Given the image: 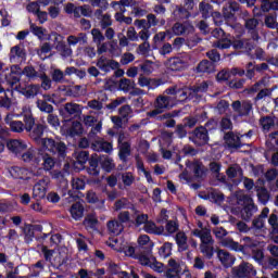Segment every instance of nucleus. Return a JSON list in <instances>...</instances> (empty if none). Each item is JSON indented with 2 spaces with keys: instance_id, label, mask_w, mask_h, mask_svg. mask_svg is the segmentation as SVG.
I'll return each instance as SVG.
<instances>
[{
  "instance_id": "obj_60",
  "label": "nucleus",
  "mask_w": 278,
  "mask_h": 278,
  "mask_svg": "<svg viewBox=\"0 0 278 278\" xmlns=\"http://www.w3.org/2000/svg\"><path fill=\"white\" fill-rule=\"evenodd\" d=\"M72 188L73 190H84L86 188V180L83 178H73Z\"/></svg>"
},
{
  "instance_id": "obj_31",
  "label": "nucleus",
  "mask_w": 278,
  "mask_h": 278,
  "mask_svg": "<svg viewBox=\"0 0 278 278\" xmlns=\"http://www.w3.org/2000/svg\"><path fill=\"white\" fill-rule=\"evenodd\" d=\"M79 42H83V45H86V42H88V37L86 36V34L80 33L78 36L72 35L67 37L68 47H77Z\"/></svg>"
},
{
  "instance_id": "obj_34",
  "label": "nucleus",
  "mask_w": 278,
  "mask_h": 278,
  "mask_svg": "<svg viewBox=\"0 0 278 278\" xmlns=\"http://www.w3.org/2000/svg\"><path fill=\"white\" fill-rule=\"evenodd\" d=\"M257 25L260 22L255 18H250L245 21V28L248 31H251L253 40H257L260 37L257 36Z\"/></svg>"
},
{
  "instance_id": "obj_54",
  "label": "nucleus",
  "mask_w": 278,
  "mask_h": 278,
  "mask_svg": "<svg viewBox=\"0 0 278 278\" xmlns=\"http://www.w3.org/2000/svg\"><path fill=\"white\" fill-rule=\"evenodd\" d=\"M88 173L92 177H97L99 175V162L97 161V159H91L89 161Z\"/></svg>"
},
{
  "instance_id": "obj_12",
  "label": "nucleus",
  "mask_w": 278,
  "mask_h": 278,
  "mask_svg": "<svg viewBox=\"0 0 278 278\" xmlns=\"http://www.w3.org/2000/svg\"><path fill=\"white\" fill-rule=\"evenodd\" d=\"M190 140L193 141L198 147H203V144H207L210 141V136H207V129L205 127H199L193 131Z\"/></svg>"
},
{
  "instance_id": "obj_61",
  "label": "nucleus",
  "mask_w": 278,
  "mask_h": 278,
  "mask_svg": "<svg viewBox=\"0 0 278 278\" xmlns=\"http://www.w3.org/2000/svg\"><path fill=\"white\" fill-rule=\"evenodd\" d=\"M91 35H92V38H93V42H96V45H100L101 42H103L105 40V37L101 33V30H99L97 28H93L91 30Z\"/></svg>"
},
{
  "instance_id": "obj_43",
  "label": "nucleus",
  "mask_w": 278,
  "mask_h": 278,
  "mask_svg": "<svg viewBox=\"0 0 278 278\" xmlns=\"http://www.w3.org/2000/svg\"><path fill=\"white\" fill-rule=\"evenodd\" d=\"M70 212L74 220H79V218L84 217V206L80 203L73 204Z\"/></svg>"
},
{
  "instance_id": "obj_2",
  "label": "nucleus",
  "mask_w": 278,
  "mask_h": 278,
  "mask_svg": "<svg viewBox=\"0 0 278 278\" xmlns=\"http://www.w3.org/2000/svg\"><path fill=\"white\" fill-rule=\"evenodd\" d=\"M191 233L192 236H195V238H200L201 253H203V255L207 257V260H212V257H214V239L212 238V230H192Z\"/></svg>"
},
{
  "instance_id": "obj_1",
  "label": "nucleus",
  "mask_w": 278,
  "mask_h": 278,
  "mask_svg": "<svg viewBox=\"0 0 278 278\" xmlns=\"http://www.w3.org/2000/svg\"><path fill=\"white\" fill-rule=\"evenodd\" d=\"M207 90V83H203L195 88L177 89V87L168 88L165 90V94L159 96L154 101V110L148 113L150 118H155L160 114H164L166 110H173L177 105V101H186V99H194L199 92H205Z\"/></svg>"
},
{
  "instance_id": "obj_3",
  "label": "nucleus",
  "mask_w": 278,
  "mask_h": 278,
  "mask_svg": "<svg viewBox=\"0 0 278 278\" xmlns=\"http://www.w3.org/2000/svg\"><path fill=\"white\" fill-rule=\"evenodd\" d=\"M9 173L13 179H21L22 181H34V177L42 176V168L35 167L29 170L25 167L13 166L9 169Z\"/></svg>"
},
{
  "instance_id": "obj_16",
  "label": "nucleus",
  "mask_w": 278,
  "mask_h": 278,
  "mask_svg": "<svg viewBox=\"0 0 278 278\" xmlns=\"http://www.w3.org/2000/svg\"><path fill=\"white\" fill-rule=\"evenodd\" d=\"M98 68L104 73H110V71H117L121 64L114 60H110L105 56H101L97 62Z\"/></svg>"
},
{
  "instance_id": "obj_26",
  "label": "nucleus",
  "mask_w": 278,
  "mask_h": 278,
  "mask_svg": "<svg viewBox=\"0 0 278 278\" xmlns=\"http://www.w3.org/2000/svg\"><path fill=\"white\" fill-rule=\"evenodd\" d=\"M9 60L12 64H16V62L25 60V51H23V48H21L20 46L11 48Z\"/></svg>"
},
{
  "instance_id": "obj_28",
  "label": "nucleus",
  "mask_w": 278,
  "mask_h": 278,
  "mask_svg": "<svg viewBox=\"0 0 278 278\" xmlns=\"http://www.w3.org/2000/svg\"><path fill=\"white\" fill-rule=\"evenodd\" d=\"M160 68V62H153V61H144L140 65V70L142 71L143 75H151V73H155Z\"/></svg>"
},
{
  "instance_id": "obj_50",
  "label": "nucleus",
  "mask_w": 278,
  "mask_h": 278,
  "mask_svg": "<svg viewBox=\"0 0 278 278\" xmlns=\"http://www.w3.org/2000/svg\"><path fill=\"white\" fill-rule=\"evenodd\" d=\"M222 247H225L226 249H230L231 251H239L240 243L233 241L231 238H226L222 240L220 242Z\"/></svg>"
},
{
  "instance_id": "obj_46",
  "label": "nucleus",
  "mask_w": 278,
  "mask_h": 278,
  "mask_svg": "<svg viewBox=\"0 0 278 278\" xmlns=\"http://www.w3.org/2000/svg\"><path fill=\"white\" fill-rule=\"evenodd\" d=\"M200 14H202L203 18H210L212 16V5L205 1L200 2L199 4Z\"/></svg>"
},
{
  "instance_id": "obj_19",
  "label": "nucleus",
  "mask_w": 278,
  "mask_h": 278,
  "mask_svg": "<svg viewBox=\"0 0 278 278\" xmlns=\"http://www.w3.org/2000/svg\"><path fill=\"white\" fill-rule=\"evenodd\" d=\"M172 31L174 36H184L185 34H192V31H194V27L190 22H185L184 24L176 23L172 27Z\"/></svg>"
},
{
  "instance_id": "obj_62",
  "label": "nucleus",
  "mask_w": 278,
  "mask_h": 278,
  "mask_svg": "<svg viewBox=\"0 0 278 278\" xmlns=\"http://www.w3.org/2000/svg\"><path fill=\"white\" fill-rule=\"evenodd\" d=\"M210 200L213 201V203H223L225 195L220 191H212L210 193Z\"/></svg>"
},
{
  "instance_id": "obj_36",
  "label": "nucleus",
  "mask_w": 278,
  "mask_h": 278,
  "mask_svg": "<svg viewBox=\"0 0 278 278\" xmlns=\"http://www.w3.org/2000/svg\"><path fill=\"white\" fill-rule=\"evenodd\" d=\"M111 5L116 12H127L125 8H131V5H134V0H119L112 2Z\"/></svg>"
},
{
  "instance_id": "obj_48",
  "label": "nucleus",
  "mask_w": 278,
  "mask_h": 278,
  "mask_svg": "<svg viewBox=\"0 0 278 278\" xmlns=\"http://www.w3.org/2000/svg\"><path fill=\"white\" fill-rule=\"evenodd\" d=\"M227 175L229 179H236L242 177V168L239 167V165H232L227 169Z\"/></svg>"
},
{
  "instance_id": "obj_58",
  "label": "nucleus",
  "mask_w": 278,
  "mask_h": 278,
  "mask_svg": "<svg viewBox=\"0 0 278 278\" xmlns=\"http://www.w3.org/2000/svg\"><path fill=\"white\" fill-rule=\"evenodd\" d=\"M121 177L124 186H131V184H134V181L136 180L131 172H125L121 175Z\"/></svg>"
},
{
  "instance_id": "obj_14",
  "label": "nucleus",
  "mask_w": 278,
  "mask_h": 278,
  "mask_svg": "<svg viewBox=\"0 0 278 278\" xmlns=\"http://www.w3.org/2000/svg\"><path fill=\"white\" fill-rule=\"evenodd\" d=\"M109 247L118 253H125L128 257H136V248L129 245L128 243L118 244L117 240H114V243L109 242Z\"/></svg>"
},
{
  "instance_id": "obj_25",
  "label": "nucleus",
  "mask_w": 278,
  "mask_h": 278,
  "mask_svg": "<svg viewBox=\"0 0 278 278\" xmlns=\"http://www.w3.org/2000/svg\"><path fill=\"white\" fill-rule=\"evenodd\" d=\"M224 139H225V143L229 149H238L242 147V142L240 141V136L233 132H227Z\"/></svg>"
},
{
  "instance_id": "obj_5",
  "label": "nucleus",
  "mask_w": 278,
  "mask_h": 278,
  "mask_svg": "<svg viewBox=\"0 0 278 278\" xmlns=\"http://www.w3.org/2000/svg\"><path fill=\"white\" fill-rule=\"evenodd\" d=\"M192 58L189 54L172 58L165 63L168 71H184L190 66Z\"/></svg>"
},
{
  "instance_id": "obj_45",
  "label": "nucleus",
  "mask_w": 278,
  "mask_h": 278,
  "mask_svg": "<svg viewBox=\"0 0 278 278\" xmlns=\"http://www.w3.org/2000/svg\"><path fill=\"white\" fill-rule=\"evenodd\" d=\"M176 243L179 251H186L188 249V237H186V233L178 232L176 235Z\"/></svg>"
},
{
  "instance_id": "obj_64",
  "label": "nucleus",
  "mask_w": 278,
  "mask_h": 278,
  "mask_svg": "<svg viewBox=\"0 0 278 278\" xmlns=\"http://www.w3.org/2000/svg\"><path fill=\"white\" fill-rule=\"evenodd\" d=\"M268 223L273 229V233H278V218L277 215L271 214L269 216Z\"/></svg>"
},
{
  "instance_id": "obj_18",
  "label": "nucleus",
  "mask_w": 278,
  "mask_h": 278,
  "mask_svg": "<svg viewBox=\"0 0 278 278\" xmlns=\"http://www.w3.org/2000/svg\"><path fill=\"white\" fill-rule=\"evenodd\" d=\"M217 260L224 268H231V266L236 264V256L225 250H217Z\"/></svg>"
},
{
  "instance_id": "obj_8",
  "label": "nucleus",
  "mask_w": 278,
  "mask_h": 278,
  "mask_svg": "<svg viewBox=\"0 0 278 278\" xmlns=\"http://www.w3.org/2000/svg\"><path fill=\"white\" fill-rule=\"evenodd\" d=\"M61 131L63 136L73 137L83 134L84 128L81 127V123L79 122L66 121L65 124L62 126Z\"/></svg>"
},
{
  "instance_id": "obj_30",
  "label": "nucleus",
  "mask_w": 278,
  "mask_h": 278,
  "mask_svg": "<svg viewBox=\"0 0 278 278\" xmlns=\"http://www.w3.org/2000/svg\"><path fill=\"white\" fill-rule=\"evenodd\" d=\"M64 111L70 116H78V114H81V112H84V106L77 103L68 102L64 105Z\"/></svg>"
},
{
  "instance_id": "obj_22",
  "label": "nucleus",
  "mask_w": 278,
  "mask_h": 278,
  "mask_svg": "<svg viewBox=\"0 0 278 278\" xmlns=\"http://www.w3.org/2000/svg\"><path fill=\"white\" fill-rule=\"evenodd\" d=\"M74 157L73 166L75 170H84V166L88 162V153L86 151H77L74 153Z\"/></svg>"
},
{
  "instance_id": "obj_29",
  "label": "nucleus",
  "mask_w": 278,
  "mask_h": 278,
  "mask_svg": "<svg viewBox=\"0 0 278 278\" xmlns=\"http://www.w3.org/2000/svg\"><path fill=\"white\" fill-rule=\"evenodd\" d=\"M30 31L34 36H37L39 40H51V35L47 33V29L36 26L34 23H30Z\"/></svg>"
},
{
  "instance_id": "obj_42",
  "label": "nucleus",
  "mask_w": 278,
  "mask_h": 278,
  "mask_svg": "<svg viewBox=\"0 0 278 278\" xmlns=\"http://www.w3.org/2000/svg\"><path fill=\"white\" fill-rule=\"evenodd\" d=\"M197 73H214V63L204 60L197 66Z\"/></svg>"
},
{
  "instance_id": "obj_41",
  "label": "nucleus",
  "mask_w": 278,
  "mask_h": 278,
  "mask_svg": "<svg viewBox=\"0 0 278 278\" xmlns=\"http://www.w3.org/2000/svg\"><path fill=\"white\" fill-rule=\"evenodd\" d=\"M100 164L103 168V170H105L106 173H111L112 170H114L115 168V164H114V160H112V157L110 156H102L100 159Z\"/></svg>"
},
{
  "instance_id": "obj_38",
  "label": "nucleus",
  "mask_w": 278,
  "mask_h": 278,
  "mask_svg": "<svg viewBox=\"0 0 278 278\" xmlns=\"http://www.w3.org/2000/svg\"><path fill=\"white\" fill-rule=\"evenodd\" d=\"M45 134V126L37 125L34 127L33 131L30 132V138L37 142V144L43 140L42 135Z\"/></svg>"
},
{
  "instance_id": "obj_47",
  "label": "nucleus",
  "mask_w": 278,
  "mask_h": 278,
  "mask_svg": "<svg viewBox=\"0 0 278 278\" xmlns=\"http://www.w3.org/2000/svg\"><path fill=\"white\" fill-rule=\"evenodd\" d=\"M231 45L233 49H248V51H251V49H253V46H251V42H249V40L235 39L232 42L230 41V47Z\"/></svg>"
},
{
  "instance_id": "obj_23",
  "label": "nucleus",
  "mask_w": 278,
  "mask_h": 278,
  "mask_svg": "<svg viewBox=\"0 0 278 278\" xmlns=\"http://www.w3.org/2000/svg\"><path fill=\"white\" fill-rule=\"evenodd\" d=\"M15 90H17V92H21V94H24V97H27V99H29L38 94L40 87L38 85H28L26 87L20 85L15 86Z\"/></svg>"
},
{
  "instance_id": "obj_11",
  "label": "nucleus",
  "mask_w": 278,
  "mask_h": 278,
  "mask_svg": "<svg viewBox=\"0 0 278 278\" xmlns=\"http://www.w3.org/2000/svg\"><path fill=\"white\" fill-rule=\"evenodd\" d=\"M212 36L217 38V41L214 43V47L217 49H229V47H231V40L225 37V30L222 28H215L212 31Z\"/></svg>"
},
{
  "instance_id": "obj_4",
  "label": "nucleus",
  "mask_w": 278,
  "mask_h": 278,
  "mask_svg": "<svg viewBox=\"0 0 278 278\" xmlns=\"http://www.w3.org/2000/svg\"><path fill=\"white\" fill-rule=\"evenodd\" d=\"M37 144L40 147L41 151H48L49 153H53V155L64 157L66 153V144L60 140L43 138Z\"/></svg>"
},
{
  "instance_id": "obj_56",
  "label": "nucleus",
  "mask_w": 278,
  "mask_h": 278,
  "mask_svg": "<svg viewBox=\"0 0 278 278\" xmlns=\"http://www.w3.org/2000/svg\"><path fill=\"white\" fill-rule=\"evenodd\" d=\"M37 108L40 112H46L47 114H51V112H53V105L47 103L45 100H38Z\"/></svg>"
},
{
  "instance_id": "obj_33",
  "label": "nucleus",
  "mask_w": 278,
  "mask_h": 278,
  "mask_svg": "<svg viewBox=\"0 0 278 278\" xmlns=\"http://www.w3.org/2000/svg\"><path fill=\"white\" fill-rule=\"evenodd\" d=\"M94 15H96L97 20L100 21L101 27H103V29H105V27H110V25H112V15H110V14L103 15V11H101V10H97Z\"/></svg>"
},
{
  "instance_id": "obj_6",
  "label": "nucleus",
  "mask_w": 278,
  "mask_h": 278,
  "mask_svg": "<svg viewBox=\"0 0 278 278\" xmlns=\"http://www.w3.org/2000/svg\"><path fill=\"white\" fill-rule=\"evenodd\" d=\"M239 204L243 205V208L241 210V218H243V220H249L251 216L257 212V207L253 203V198L249 195H240Z\"/></svg>"
},
{
  "instance_id": "obj_52",
  "label": "nucleus",
  "mask_w": 278,
  "mask_h": 278,
  "mask_svg": "<svg viewBox=\"0 0 278 278\" xmlns=\"http://www.w3.org/2000/svg\"><path fill=\"white\" fill-rule=\"evenodd\" d=\"M92 15V9L90 8V5H83V7H77L76 11H75V16L79 17V16H91Z\"/></svg>"
},
{
  "instance_id": "obj_49",
  "label": "nucleus",
  "mask_w": 278,
  "mask_h": 278,
  "mask_svg": "<svg viewBox=\"0 0 278 278\" xmlns=\"http://www.w3.org/2000/svg\"><path fill=\"white\" fill-rule=\"evenodd\" d=\"M139 263L141 264V266H151V263L155 262V256H152L151 253L144 254L141 253L138 256Z\"/></svg>"
},
{
  "instance_id": "obj_21",
  "label": "nucleus",
  "mask_w": 278,
  "mask_h": 278,
  "mask_svg": "<svg viewBox=\"0 0 278 278\" xmlns=\"http://www.w3.org/2000/svg\"><path fill=\"white\" fill-rule=\"evenodd\" d=\"M125 136L119 135V159L122 160V162H127V157L131 155V144H129L128 142H123Z\"/></svg>"
},
{
  "instance_id": "obj_17",
  "label": "nucleus",
  "mask_w": 278,
  "mask_h": 278,
  "mask_svg": "<svg viewBox=\"0 0 278 278\" xmlns=\"http://www.w3.org/2000/svg\"><path fill=\"white\" fill-rule=\"evenodd\" d=\"M41 253L43 254L45 260L53 264V266L62 265V256L60 255V252L54 250H48L47 247H42Z\"/></svg>"
},
{
  "instance_id": "obj_57",
  "label": "nucleus",
  "mask_w": 278,
  "mask_h": 278,
  "mask_svg": "<svg viewBox=\"0 0 278 278\" xmlns=\"http://www.w3.org/2000/svg\"><path fill=\"white\" fill-rule=\"evenodd\" d=\"M261 125L265 131H270L275 127V119L273 117H263L261 119Z\"/></svg>"
},
{
  "instance_id": "obj_9",
  "label": "nucleus",
  "mask_w": 278,
  "mask_h": 278,
  "mask_svg": "<svg viewBox=\"0 0 278 278\" xmlns=\"http://www.w3.org/2000/svg\"><path fill=\"white\" fill-rule=\"evenodd\" d=\"M50 179L48 177L39 180L33 188V197L37 201L47 197V189L49 188Z\"/></svg>"
},
{
  "instance_id": "obj_13",
  "label": "nucleus",
  "mask_w": 278,
  "mask_h": 278,
  "mask_svg": "<svg viewBox=\"0 0 278 278\" xmlns=\"http://www.w3.org/2000/svg\"><path fill=\"white\" fill-rule=\"evenodd\" d=\"M7 147L11 153L21 155L23 151H27V141L22 139H11L7 142Z\"/></svg>"
},
{
  "instance_id": "obj_55",
  "label": "nucleus",
  "mask_w": 278,
  "mask_h": 278,
  "mask_svg": "<svg viewBox=\"0 0 278 278\" xmlns=\"http://www.w3.org/2000/svg\"><path fill=\"white\" fill-rule=\"evenodd\" d=\"M56 51L61 52L62 58H71L73 55V49L64 43L56 45Z\"/></svg>"
},
{
  "instance_id": "obj_40",
  "label": "nucleus",
  "mask_w": 278,
  "mask_h": 278,
  "mask_svg": "<svg viewBox=\"0 0 278 278\" xmlns=\"http://www.w3.org/2000/svg\"><path fill=\"white\" fill-rule=\"evenodd\" d=\"M108 230L113 236H119V233H123V224L117 220H111L108 223Z\"/></svg>"
},
{
  "instance_id": "obj_20",
  "label": "nucleus",
  "mask_w": 278,
  "mask_h": 278,
  "mask_svg": "<svg viewBox=\"0 0 278 278\" xmlns=\"http://www.w3.org/2000/svg\"><path fill=\"white\" fill-rule=\"evenodd\" d=\"M232 109L239 116H247L251 113V110H253V105L249 101H243L242 103L240 101H235L232 103Z\"/></svg>"
},
{
  "instance_id": "obj_39",
  "label": "nucleus",
  "mask_w": 278,
  "mask_h": 278,
  "mask_svg": "<svg viewBox=\"0 0 278 278\" xmlns=\"http://www.w3.org/2000/svg\"><path fill=\"white\" fill-rule=\"evenodd\" d=\"M119 90L123 92H129L136 88V83L131 79L122 78L118 84Z\"/></svg>"
},
{
  "instance_id": "obj_44",
  "label": "nucleus",
  "mask_w": 278,
  "mask_h": 278,
  "mask_svg": "<svg viewBox=\"0 0 278 278\" xmlns=\"http://www.w3.org/2000/svg\"><path fill=\"white\" fill-rule=\"evenodd\" d=\"M267 70H268V64H266V63H263L255 67L253 66V63H249L247 76L249 77V79H252L253 73H255V71H257V73H262V71H267Z\"/></svg>"
},
{
  "instance_id": "obj_51",
  "label": "nucleus",
  "mask_w": 278,
  "mask_h": 278,
  "mask_svg": "<svg viewBox=\"0 0 278 278\" xmlns=\"http://www.w3.org/2000/svg\"><path fill=\"white\" fill-rule=\"evenodd\" d=\"M173 252V243H164L160 250H159V255L160 257H163L166 260V257H170V253Z\"/></svg>"
},
{
  "instance_id": "obj_7",
  "label": "nucleus",
  "mask_w": 278,
  "mask_h": 278,
  "mask_svg": "<svg viewBox=\"0 0 278 278\" xmlns=\"http://www.w3.org/2000/svg\"><path fill=\"white\" fill-rule=\"evenodd\" d=\"M257 275V270L250 263L243 262L232 268V276L236 278H251Z\"/></svg>"
},
{
  "instance_id": "obj_27",
  "label": "nucleus",
  "mask_w": 278,
  "mask_h": 278,
  "mask_svg": "<svg viewBox=\"0 0 278 278\" xmlns=\"http://www.w3.org/2000/svg\"><path fill=\"white\" fill-rule=\"evenodd\" d=\"M257 244L260 243L256 240H253L250 237H243L239 243V251H252L257 247Z\"/></svg>"
},
{
  "instance_id": "obj_32",
  "label": "nucleus",
  "mask_w": 278,
  "mask_h": 278,
  "mask_svg": "<svg viewBox=\"0 0 278 278\" xmlns=\"http://www.w3.org/2000/svg\"><path fill=\"white\" fill-rule=\"evenodd\" d=\"M93 151H104V153H111L112 151V143L106 142L103 139H98L92 144Z\"/></svg>"
},
{
  "instance_id": "obj_15",
  "label": "nucleus",
  "mask_w": 278,
  "mask_h": 278,
  "mask_svg": "<svg viewBox=\"0 0 278 278\" xmlns=\"http://www.w3.org/2000/svg\"><path fill=\"white\" fill-rule=\"evenodd\" d=\"M3 84L5 83L0 81V94L3 93V96H0V108H7V110H10L12 105H14V100H12L13 92L11 90L5 91Z\"/></svg>"
},
{
  "instance_id": "obj_53",
  "label": "nucleus",
  "mask_w": 278,
  "mask_h": 278,
  "mask_svg": "<svg viewBox=\"0 0 278 278\" xmlns=\"http://www.w3.org/2000/svg\"><path fill=\"white\" fill-rule=\"evenodd\" d=\"M265 25L269 29L277 27V13H269L265 16Z\"/></svg>"
},
{
  "instance_id": "obj_59",
  "label": "nucleus",
  "mask_w": 278,
  "mask_h": 278,
  "mask_svg": "<svg viewBox=\"0 0 278 278\" xmlns=\"http://www.w3.org/2000/svg\"><path fill=\"white\" fill-rule=\"evenodd\" d=\"M42 166H43V170H47V172L53 170V168L55 167V160H53V157L51 156H45Z\"/></svg>"
},
{
  "instance_id": "obj_37",
  "label": "nucleus",
  "mask_w": 278,
  "mask_h": 278,
  "mask_svg": "<svg viewBox=\"0 0 278 278\" xmlns=\"http://www.w3.org/2000/svg\"><path fill=\"white\" fill-rule=\"evenodd\" d=\"M23 162H36V164H40V160L36 157V150L34 148L28 149L25 153L21 155Z\"/></svg>"
},
{
  "instance_id": "obj_10",
  "label": "nucleus",
  "mask_w": 278,
  "mask_h": 278,
  "mask_svg": "<svg viewBox=\"0 0 278 278\" xmlns=\"http://www.w3.org/2000/svg\"><path fill=\"white\" fill-rule=\"evenodd\" d=\"M239 5L236 2H230L227 7L224 8L223 14L224 18L227 21V25H230L232 29H242V26L239 24H229V21H236V17L233 16V12H238Z\"/></svg>"
},
{
  "instance_id": "obj_35",
  "label": "nucleus",
  "mask_w": 278,
  "mask_h": 278,
  "mask_svg": "<svg viewBox=\"0 0 278 278\" xmlns=\"http://www.w3.org/2000/svg\"><path fill=\"white\" fill-rule=\"evenodd\" d=\"M143 229L147 233H154L156 236H162V233H164V228L162 226L157 227L153 222H147Z\"/></svg>"
},
{
  "instance_id": "obj_24",
  "label": "nucleus",
  "mask_w": 278,
  "mask_h": 278,
  "mask_svg": "<svg viewBox=\"0 0 278 278\" xmlns=\"http://www.w3.org/2000/svg\"><path fill=\"white\" fill-rule=\"evenodd\" d=\"M12 118H14V114H8L5 117V123L10 126L11 131H14L15 134L25 131V124L21 121H12Z\"/></svg>"
},
{
  "instance_id": "obj_63",
  "label": "nucleus",
  "mask_w": 278,
  "mask_h": 278,
  "mask_svg": "<svg viewBox=\"0 0 278 278\" xmlns=\"http://www.w3.org/2000/svg\"><path fill=\"white\" fill-rule=\"evenodd\" d=\"M186 265L175 258H169L168 261V268H172L174 270H184Z\"/></svg>"
}]
</instances>
